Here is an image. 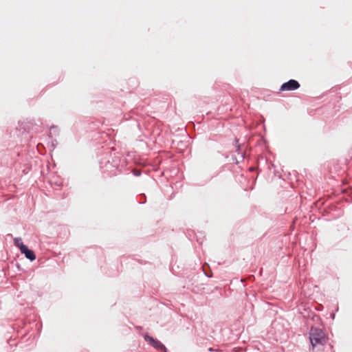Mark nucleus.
I'll use <instances>...</instances> for the list:
<instances>
[{
  "label": "nucleus",
  "instance_id": "1",
  "mask_svg": "<svg viewBox=\"0 0 352 352\" xmlns=\"http://www.w3.org/2000/svg\"><path fill=\"white\" fill-rule=\"evenodd\" d=\"M98 163L103 172L111 173L116 170L120 173H126L129 170L127 160L119 153L112 154L111 151H105L99 157Z\"/></svg>",
  "mask_w": 352,
  "mask_h": 352
},
{
  "label": "nucleus",
  "instance_id": "2",
  "mask_svg": "<svg viewBox=\"0 0 352 352\" xmlns=\"http://www.w3.org/2000/svg\"><path fill=\"white\" fill-rule=\"evenodd\" d=\"M43 122L41 119H27L23 122H19V130L22 131V133H29L31 131H34L36 133L39 132L41 130Z\"/></svg>",
  "mask_w": 352,
  "mask_h": 352
},
{
  "label": "nucleus",
  "instance_id": "3",
  "mask_svg": "<svg viewBox=\"0 0 352 352\" xmlns=\"http://www.w3.org/2000/svg\"><path fill=\"white\" fill-rule=\"evenodd\" d=\"M309 340L313 347L317 344L324 345L325 343V334L321 329L312 327L309 331Z\"/></svg>",
  "mask_w": 352,
  "mask_h": 352
},
{
  "label": "nucleus",
  "instance_id": "4",
  "mask_svg": "<svg viewBox=\"0 0 352 352\" xmlns=\"http://www.w3.org/2000/svg\"><path fill=\"white\" fill-rule=\"evenodd\" d=\"M199 275L197 273H193L188 277L186 287L190 289L192 292L198 294L201 292L204 288L201 285H198V280Z\"/></svg>",
  "mask_w": 352,
  "mask_h": 352
},
{
  "label": "nucleus",
  "instance_id": "5",
  "mask_svg": "<svg viewBox=\"0 0 352 352\" xmlns=\"http://www.w3.org/2000/svg\"><path fill=\"white\" fill-rule=\"evenodd\" d=\"M142 336L150 346L158 350L160 352H168L166 347L161 341L150 336L148 333H144Z\"/></svg>",
  "mask_w": 352,
  "mask_h": 352
},
{
  "label": "nucleus",
  "instance_id": "6",
  "mask_svg": "<svg viewBox=\"0 0 352 352\" xmlns=\"http://www.w3.org/2000/svg\"><path fill=\"white\" fill-rule=\"evenodd\" d=\"M300 87L299 82L295 79H290L283 82L279 89V91H292L298 89Z\"/></svg>",
  "mask_w": 352,
  "mask_h": 352
},
{
  "label": "nucleus",
  "instance_id": "7",
  "mask_svg": "<svg viewBox=\"0 0 352 352\" xmlns=\"http://www.w3.org/2000/svg\"><path fill=\"white\" fill-rule=\"evenodd\" d=\"M20 252L30 261H34L36 258V256L34 250L30 249L27 245L25 247H23L20 250Z\"/></svg>",
  "mask_w": 352,
  "mask_h": 352
},
{
  "label": "nucleus",
  "instance_id": "8",
  "mask_svg": "<svg viewBox=\"0 0 352 352\" xmlns=\"http://www.w3.org/2000/svg\"><path fill=\"white\" fill-rule=\"evenodd\" d=\"M37 325L38 324L35 321L29 322L28 324L27 323H24L23 329H24L25 333H29L30 329H32L33 327H36L37 328ZM38 330L40 331V327H38Z\"/></svg>",
  "mask_w": 352,
  "mask_h": 352
},
{
  "label": "nucleus",
  "instance_id": "9",
  "mask_svg": "<svg viewBox=\"0 0 352 352\" xmlns=\"http://www.w3.org/2000/svg\"><path fill=\"white\" fill-rule=\"evenodd\" d=\"M14 245L18 248L19 250L26 245L23 243L21 237H16L14 239Z\"/></svg>",
  "mask_w": 352,
  "mask_h": 352
},
{
  "label": "nucleus",
  "instance_id": "10",
  "mask_svg": "<svg viewBox=\"0 0 352 352\" xmlns=\"http://www.w3.org/2000/svg\"><path fill=\"white\" fill-rule=\"evenodd\" d=\"M136 200L139 204H144L146 203V197L144 193H141L136 197Z\"/></svg>",
  "mask_w": 352,
  "mask_h": 352
},
{
  "label": "nucleus",
  "instance_id": "11",
  "mask_svg": "<svg viewBox=\"0 0 352 352\" xmlns=\"http://www.w3.org/2000/svg\"><path fill=\"white\" fill-rule=\"evenodd\" d=\"M127 168H129V170L125 174L131 173L134 176L136 177H139L142 175V170L140 169H132L131 166H127Z\"/></svg>",
  "mask_w": 352,
  "mask_h": 352
},
{
  "label": "nucleus",
  "instance_id": "12",
  "mask_svg": "<svg viewBox=\"0 0 352 352\" xmlns=\"http://www.w3.org/2000/svg\"><path fill=\"white\" fill-rule=\"evenodd\" d=\"M244 146V144L243 145H241V146H235L236 148V152H237V153L239 155H241V157L243 159H244L245 157V153L242 151V148Z\"/></svg>",
  "mask_w": 352,
  "mask_h": 352
},
{
  "label": "nucleus",
  "instance_id": "13",
  "mask_svg": "<svg viewBox=\"0 0 352 352\" xmlns=\"http://www.w3.org/2000/svg\"><path fill=\"white\" fill-rule=\"evenodd\" d=\"M208 270H206L205 267H203V272L205 276L208 278H211L212 276V272L210 270L209 267H208Z\"/></svg>",
  "mask_w": 352,
  "mask_h": 352
},
{
  "label": "nucleus",
  "instance_id": "14",
  "mask_svg": "<svg viewBox=\"0 0 352 352\" xmlns=\"http://www.w3.org/2000/svg\"><path fill=\"white\" fill-rule=\"evenodd\" d=\"M58 132V129L57 126H56V125L51 126V127H50V134H52V133H56Z\"/></svg>",
  "mask_w": 352,
  "mask_h": 352
},
{
  "label": "nucleus",
  "instance_id": "15",
  "mask_svg": "<svg viewBox=\"0 0 352 352\" xmlns=\"http://www.w3.org/2000/svg\"><path fill=\"white\" fill-rule=\"evenodd\" d=\"M57 144H58V141L56 139H54L52 140L51 146L52 147L53 149L55 148V147L57 146Z\"/></svg>",
  "mask_w": 352,
  "mask_h": 352
},
{
  "label": "nucleus",
  "instance_id": "16",
  "mask_svg": "<svg viewBox=\"0 0 352 352\" xmlns=\"http://www.w3.org/2000/svg\"><path fill=\"white\" fill-rule=\"evenodd\" d=\"M232 352H245L243 348L235 347L232 349Z\"/></svg>",
  "mask_w": 352,
  "mask_h": 352
},
{
  "label": "nucleus",
  "instance_id": "17",
  "mask_svg": "<svg viewBox=\"0 0 352 352\" xmlns=\"http://www.w3.org/2000/svg\"><path fill=\"white\" fill-rule=\"evenodd\" d=\"M233 144H234V146H236L243 145L244 144H239V139L235 138L234 140Z\"/></svg>",
  "mask_w": 352,
  "mask_h": 352
},
{
  "label": "nucleus",
  "instance_id": "18",
  "mask_svg": "<svg viewBox=\"0 0 352 352\" xmlns=\"http://www.w3.org/2000/svg\"><path fill=\"white\" fill-rule=\"evenodd\" d=\"M208 351L210 352H219L220 350L219 349H214L213 347H209L208 349Z\"/></svg>",
  "mask_w": 352,
  "mask_h": 352
},
{
  "label": "nucleus",
  "instance_id": "19",
  "mask_svg": "<svg viewBox=\"0 0 352 352\" xmlns=\"http://www.w3.org/2000/svg\"><path fill=\"white\" fill-rule=\"evenodd\" d=\"M257 169H258V168L254 166H252L249 167V168H248L249 171H250V172H254V171L256 170Z\"/></svg>",
  "mask_w": 352,
  "mask_h": 352
},
{
  "label": "nucleus",
  "instance_id": "20",
  "mask_svg": "<svg viewBox=\"0 0 352 352\" xmlns=\"http://www.w3.org/2000/svg\"><path fill=\"white\" fill-rule=\"evenodd\" d=\"M336 317V314L334 312H332L330 314V318L332 319V320H334Z\"/></svg>",
  "mask_w": 352,
  "mask_h": 352
},
{
  "label": "nucleus",
  "instance_id": "21",
  "mask_svg": "<svg viewBox=\"0 0 352 352\" xmlns=\"http://www.w3.org/2000/svg\"><path fill=\"white\" fill-rule=\"evenodd\" d=\"M315 318L318 319V318H320V316L318 315L314 314L313 315V320H315Z\"/></svg>",
  "mask_w": 352,
  "mask_h": 352
},
{
  "label": "nucleus",
  "instance_id": "22",
  "mask_svg": "<svg viewBox=\"0 0 352 352\" xmlns=\"http://www.w3.org/2000/svg\"><path fill=\"white\" fill-rule=\"evenodd\" d=\"M8 344H9L10 346L15 345L14 344H12V340H9V341H8Z\"/></svg>",
  "mask_w": 352,
  "mask_h": 352
},
{
  "label": "nucleus",
  "instance_id": "23",
  "mask_svg": "<svg viewBox=\"0 0 352 352\" xmlns=\"http://www.w3.org/2000/svg\"><path fill=\"white\" fill-rule=\"evenodd\" d=\"M234 160H236V164H239V162L236 160V157H234Z\"/></svg>",
  "mask_w": 352,
  "mask_h": 352
}]
</instances>
